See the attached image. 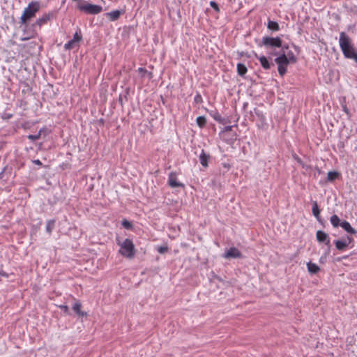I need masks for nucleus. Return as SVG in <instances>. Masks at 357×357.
I'll return each instance as SVG.
<instances>
[{"label":"nucleus","instance_id":"1","mask_svg":"<svg viewBox=\"0 0 357 357\" xmlns=\"http://www.w3.org/2000/svg\"><path fill=\"white\" fill-rule=\"evenodd\" d=\"M339 44L344 56L347 59L354 60L357 63V53L351 44V40L343 31L340 33Z\"/></svg>","mask_w":357,"mask_h":357},{"label":"nucleus","instance_id":"2","mask_svg":"<svg viewBox=\"0 0 357 357\" xmlns=\"http://www.w3.org/2000/svg\"><path fill=\"white\" fill-rule=\"evenodd\" d=\"M117 244L120 246L119 252L124 257L132 258L135 255V246L132 241L128 238L125 239L123 242L117 238Z\"/></svg>","mask_w":357,"mask_h":357},{"label":"nucleus","instance_id":"3","mask_svg":"<svg viewBox=\"0 0 357 357\" xmlns=\"http://www.w3.org/2000/svg\"><path fill=\"white\" fill-rule=\"evenodd\" d=\"M259 46H264L266 49L282 48V40L280 37L264 36Z\"/></svg>","mask_w":357,"mask_h":357},{"label":"nucleus","instance_id":"4","mask_svg":"<svg viewBox=\"0 0 357 357\" xmlns=\"http://www.w3.org/2000/svg\"><path fill=\"white\" fill-rule=\"evenodd\" d=\"M274 61L278 64V70L280 76L283 77L287 73V67L289 63H292L290 62L286 56L284 54H281L280 52L279 56H277Z\"/></svg>","mask_w":357,"mask_h":357},{"label":"nucleus","instance_id":"5","mask_svg":"<svg viewBox=\"0 0 357 357\" xmlns=\"http://www.w3.org/2000/svg\"><path fill=\"white\" fill-rule=\"evenodd\" d=\"M40 4L38 1H31L29 6L24 10V24L26 20L33 17L40 10Z\"/></svg>","mask_w":357,"mask_h":357},{"label":"nucleus","instance_id":"6","mask_svg":"<svg viewBox=\"0 0 357 357\" xmlns=\"http://www.w3.org/2000/svg\"><path fill=\"white\" fill-rule=\"evenodd\" d=\"M79 10L85 12L87 14L96 15L102 12V7L99 5L83 3L78 6Z\"/></svg>","mask_w":357,"mask_h":357},{"label":"nucleus","instance_id":"7","mask_svg":"<svg viewBox=\"0 0 357 357\" xmlns=\"http://www.w3.org/2000/svg\"><path fill=\"white\" fill-rule=\"evenodd\" d=\"M353 241V238L349 236H347L344 239L335 241V245L338 250L343 251Z\"/></svg>","mask_w":357,"mask_h":357},{"label":"nucleus","instance_id":"8","mask_svg":"<svg viewBox=\"0 0 357 357\" xmlns=\"http://www.w3.org/2000/svg\"><path fill=\"white\" fill-rule=\"evenodd\" d=\"M222 257L225 259H236L240 258L241 257V252L236 248L232 247L230 248L223 255Z\"/></svg>","mask_w":357,"mask_h":357},{"label":"nucleus","instance_id":"9","mask_svg":"<svg viewBox=\"0 0 357 357\" xmlns=\"http://www.w3.org/2000/svg\"><path fill=\"white\" fill-rule=\"evenodd\" d=\"M288 45H284L280 51V53L284 54L286 56V58H287L290 62L294 63L297 61V59L294 52L291 50H288Z\"/></svg>","mask_w":357,"mask_h":357},{"label":"nucleus","instance_id":"10","mask_svg":"<svg viewBox=\"0 0 357 357\" xmlns=\"http://www.w3.org/2000/svg\"><path fill=\"white\" fill-rule=\"evenodd\" d=\"M316 236L317 239L319 243H325L326 245H330V238L324 231L319 230L317 231Z\"/></svg>","mask_w":357,"mask_h":357},{"label":"nucleus","instance_id":"11","mask_svg":"<svg viewBox=\"0 0 357 357\" xmlns=\"http://www.w3.org/2000/svg\"><path fill=\"white\" fill-rule=\"evenodd\" d=\"M168 183L172 188H178L183 186V184L177 181L176 174L171 172L168 177Z\"/></svg>","mask_w":357,"mask_h":357},{"label":"nucleus","instance_id":"12","mask_svg":"<svg viewBox=\"0 0 357 357\" xmlns=\"http://www.w3.org/2000/svg\"><path fill=\"white\" fill-rule=\"evenodd\" d=\"M255 56L259 61L260 64L264 69L268 70L271 68V63L265 56H258L257 54H255Z\"/></svg>","mask_w":357,"mask_h":357},{"label":"nucleus","instance_id":"13","mask_svg":"<svg viewBox=\"0 0 357 357\" xmlns=\"http://www.w3.org/2000/svg\"><path fill=\"white\" fill-rule=\"evenodd\" d=\"M344 231L350 234H356L357 233L356 230L354 229L350 225V223L346 220H344L341 222L340 226Z\"/></svg>","mask_w":357,"mask_h":357},{"label":"nucleus","instance_id":"14","mask_svg":"<svg viewBox=\"0 0 357 357\" xmlns=\"http://www.w3.org/2000/svg\"><path fill=\"white\" fill-rule=\"evenodd\" d=\"M122 12L121 10H115L105 13V15H107L111 21H116L119 18Z\"/></svg>","mask_w":357,"mask_h":357},{"label":"nucleus","instance_id":"15","mask_svg":"<svg viewBox=\"0 0 357 357\" xmlns=\"http://www.w3.org/2000/svg\"><path fill=\"white\" fill-rule=\"evenodd\" d=\"M208 155H207L204 151L202 149L201 151V153L199 155V162L202 164V165L204 167H208Z\"/></svg>","mask_w":357,"mask_h":357},{"label":"nucleus","instance_id":"16","mask_svg":"<svg viewBox=\"0 0 357 357\" xmlns=\"http://www.w3.org/2000/svg\"><path fill=\"white\" fill-rule=\"evenodd\" d=\"M50 15L45 14L43 17L38 18L33 26L40 27L43 24L46 23L50 20Z\"/></svg>","mask_w":357,"mask_h":357},{"label":"nucleus","instance_id":"17","mask_svg":"<svg viewBox=\"0 0 357 357\" xmlns=\"http://www.w3.org/2000/svg\"><path fill=\"white\" fill-rule=\"evenodd\" d=\"M267 28L271 31H278L280 30V26L278 23L270 20L267 22Z\"/></svg>","mask_w":357,"mask_h":357},{"label":"nucleus","instance_id":"18","mask_svg":"<svg viewBox=\"0 0 357 357\" xmlns=\"http://www.w3.org/2000/svg\"><path fill=\"white\" fill-rule=\"evenodd\" d=\"M307 267L308 271L311 274L317 273L320 269L319 267L316 264L312 263L310 261L307 264Z\"/></svg>","mask_w":357,"mask_h":357},{"label":"nucleus","instance_id":"19","mask_svg":"<svg viewBox=\"0 0 357 357\" xmlns=\"http://www.w3.org/2000/svg\"><path fill=\"white\" fill-rule=\"evenodd\" d=\"M330 221L333 227L335 228L341 226V222H342L337 215H333L330 218Z\"/></svg>","mask_w":357,"mask_h":357},{"label":"nucleus","instance_id":"20","mask_svg":"<svg viewBox=\"0 0 357 357\" xmlns=\"http://www.w3.org/2000/svg\"><path fill=\"white\" fill-rule=\"evenodd\" d=\"M82 305L79 302H75L73 306V310L79 316L84 317L86 313L81 310Z\"/></svg>","mask_w":357,"mask_h":357},{"label":"nucleus","instance_id":"21","mask_svg":"<svg viewBox=\"0 0 357 357\" xmlns=\"http://www.w3.org/2000/svg\"><path fill=\"white\" fill-rule=\"evenodd\" d=\"M312 214L314 215V217H315L318 220H319V218H320V211H319V209L318 204H317V202H313V206H312Z\"/></svg>","mask_w":357,"mask_h":357},{"label":"nucleus","instance_id":"22","mask_svg":"<svg viewBox=\"0 0 357 357\" xmlns=\"http://www.w3.org/2000/svg\"><path fill=\"white\" fill-rule=\"evenodd\" d=\"M247 67L243 63L237 64V72L240 76H243L247 73Z\"/></svg>","mask_w":357,"mask_h":357},{"label":"nucleus","instance_id":"23","mask_svg":"<svg viewBox=\"0 0 357 357\" xmlns=\"http://www.w3.org/2000/svg\"><path fill=\"white\" fill-rule=\"evenodd\" d=\"M339 173L337 172H329L327 175V179L328 181H333L337 176Z\"/></svg>","mask_w":357,"mask_h":357},{"label":"nucleus","instance_id":"24","mask_svg":"<svg viewBox=\"0 0 357 357\" xmlns=\"http://www.w3.org/2000/svg\"><path fill=\"white\" fill-rule=\"evenodd\" d=\"M197 123L200 127L202 128L205 126L206 123V119L204 116H200L197 118Z\"/></svg>","mask_w":357,"mask_h":357},{"label":"nucleus","instance_id":"25","mask_svg":"<svg viewBox=\"0 0 357 357\" xmlns=\"http://www.w3.org/2000/svg\"><path fill=\"white\" fill-rule=\"evenodd\" d=\"M54 223H55L54 220L47 221V225H46V230L49 234H50L52 232V229H54Z\"/></svg>","mask_w":357,"mask_h":357},{"label":"nucleus","instance_id":"26","mask_svg":"<svg viewBox=\"0 0 357 357\" xmlns=\"http://www.w3.org/2000/svg\"><path fill=\"white\" fill-rule=\"evenodd\" d=\"M213 119H214L216 121H218V122H219V123H223V124L226 123V120H225V119H224L223 117H222V116H221V115H220V114H218V113H216L215 114H214V116H213Z\"/></svg>","mask_w":357,"mask_h":357},{"label":"nucleus","instance_id":"27","mask_svg":"<svg viewBox=\"0 0 357 357\" xmlns=\"http://www.w3.org/2000/svg\"><path fill=\"white\" fill-rule=\"evenodd\" d=\"M40 134H41V130L36 134L35 135H29L26 136V137L30 139L31 141L32 142H34L36 140H37L40 136Z\"/></svg>","mask_w":357,"mask_h":357},{"label":"nucleus","instance_id":"28","mask_svg":"<svg viewBox=\"0 0 357 357\" xmlns=\"http://www.w3.org/2000/svg\"><path fill=\"white\" fill-rule=\"evenodd\" d=\"M75 44V42H74L72 39L65 44L64 48L66 50H70L74 47Z\"/></svg>","mask_w":357,"mask_h":357},{"label":"nucleus","instance_id":"29","mask_svg":"<svg viewBox=\"0 0 357 357\" xmlns=\"http://www.w3.org/2000/svg\"><path fill=\"white\" fill-rule=\"evenodd\" d=\"M122 225L124 228L127 229H130L132 227V224L130 222H129L128 220H123L122 221Z\"/></svg>","mask_w":357,"mask_h":357},{"label":"nucleus","instance_id":"30","mask_svg":"<svg viewBox=\"0 0 357 357\" xmlns=\"http://www.w3.org/2000/svg\"><path fill=\"white\" fill-rule=\"evenodd\" d=\"M158 252L160 254H164L168 250V248L167 246H160L157 249Z\"/></svg>","mask_w":357,"mask_h":357},{"label":"nucleus","instance_id":"31","mask_svg":"<svg viewBox=\"0 0 357 357\" xmlns=\"http://www.w3.org/2000/svg\"><path fill=\"white\" fill-rule=\"evenodd\" d=\"M82 40V36L79 35L77 32H76L74 36H73V40L74 42L77 43L79 41H80Z\"/></svg>","mask_w":357,"mask_h":357},{"label":"nucleus","instance_id":"32","mask_svg":"<svg viewBox=\"0 0 357 357\" xmlns=\"http://www.w3.org/2000/svg\"><path fill=\"white\" fill-rule=\"evenodd\" d=\"M138 71H139V73H142V77H144V76L145 75H146V74H148V75H151V73H149V72L147 71V70H146V69H145V68H138Z\"/></svg>","mask_w":357,"mask_h":357},{"label":"nucleus","instance_id":"33","mask_svg":"<svg viewBox=\"0 0 357 357\" xmlns=\"http://www.w3.org/2000/svg\"><path fill=\"white\" fill-rule=\"evenodd\" d=\"M210 5L217 12L219 11V7H218V3L216 2L212 1L210 2Z\"/></svg>","mask_w":357,"mask_h":357},{"label":"nucleus","instance_id":"34","mask_svg":"<svg viewBox=\"0 0 357 357\" xmlns=\"http://www.w3.org/2000/svg\"><path fill=\"white\" fill-rule=\"evenodd\" d=\"M60 308L66 313H68L69 311L68 307L67 305H60Z\"/></svg>","mask_w":357,"mask_h":357},{"label":"nucleus","instance_id":"35","mask_svg":"<svg viewBox=\"0 0 357 357\" xmlns=\"http://www.w3.org/2000/svg\"><path fill=\"white\" fill-rule=\"evenodd\" d=\"M232 129V126H225L223 129V131L224 132H229V131H231Z\"/></svg>","mask_w":357,"mask_h":357},{"label":"nucleus","instance_id":"36","mask_svg":"<svg viewBox=\"0 0 357 357\" xmlns=\"http://www.w3.org/2000/svg\"><path fill=\"white\" fill-rule=\"evenodd\" d=\"M33 162L36 165H42L41 162L39 160H36L33 161Z\"/></svg>","mask_w":357,"mask_h":357},{"label":"nucleus","instance_id":"37","mask_svg":"<svg viewBox=\"0 0 357 357\" xmlns=\"http://www.w3.org/2000/svg\"><path fill=\"white\" fill-rule=\"evenodd\" d=\"M199 99H201V96L199 95H197L196 97H195V100L196 101H198Z\"/></svg>","mask_w":357,"mask_h":357},{"label":"nucleus","instance_id":"38","mask_svg":"<svg viewBox=\"0 0 357 357\" xmlns=\"http://www.w3.org/2000/svg\"><path fill=\"white\" fill-rule=\"evenodd\" d=\"M29 38V37H26V36H24L23 40H28Z\"/></svg>","mask_w":357,"mask_h":357},{"label":"nucleus","instance_id":"39","mask_svg":"<svg viewBox=\"0 0 357 357\" xmlns=\"http://www.w3.org/2000/svg\"><path fill=\"white\" fill-rule=\"evenodd\" d=\"M26 86L29 87L28 84H26ZM23 87H25V84L24 83Z\"/></svg>","mask_w":357,"mask_h":357},{"label":"nucleus","instance_id":"40","mask_svg":"<svg viewBox=\"0 0 357 357\" xmlns=\"http://www.w3.org/2000/svg\"><path fill=\"white\" fill-rule=\"evenodd\" d=\"M277 54L275 52L271 53V55H276Z\"/></svg>","mask_w":357,"mask_h":357},{"label":"nucleus","instance_id":"41","mask_svg":"<svg viewBox=\"0 0 357 357\" xmlns=\"http://www.w3.org/2000/svg\"><path fill=\"white\" fill-rule=\"evenodd\" d=\"M22 18H23V16L22 15V16L20 17V20H21L22 21Z\"/></svg>","mask_w":357,"mask_h":357},{"label":"nucleus","instance_id":"42","mask_svg":"<svg viewBox=\"0 0 357 357\" xmlns=\"http://www.w3.org/2000/svg\"><path fill=\"white\" fill-rule=\"evenodd\" d=\"M2 174H3V172H1V173H0V176H1Z\"/></svg>","mask_w":357,"mask_h":357}]
</instances>
